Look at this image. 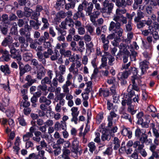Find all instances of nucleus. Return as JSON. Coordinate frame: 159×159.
Instances as JSON below:
<instances>
[{
	"mask_svg": "<svg viewBox=\"0 0 159 159\" xmlns=\"http://www.w3.org/2000/svg\"><path fill=\"white\" fill-rule=\"evenodd\" d=\"M71 115L72 116H78L79 111H78V108L76 107H73L71 109Z\"/></svg>",
	"mask_w": 159,
	"mask_h": 159,
	"instance_id": "nucleus-46",
	"label": "nucleus"
},
{
	"mask_svg": "<svg viewBox=\"0 0 159 159\" xmlns=\"http://www.w3.org/2000/svg\"><path fill=\"white\" fill-rule=\"evenodd\" d=\"M63 75V74L55 73V78L59 83H63L65 80V78Z\"/></svg>",
	"mask_w": 159,
	"mask_h": 159,
	"instance_id": "nucleus-34",
	"label": "nucleus"
},
{
	"mask_svg": "<svg viewBox=\"0 0 159 159\" xmlns=\"http://www.w3.org/2000/svg\"><path fill=\"white\" fill-rule=\"evenodd\" d=\"M115 2L116 5L119 8H124L126 7L125 0H118Z\"/></svg>",
	"mask_w": 159,
	"mask_h": 159,
	"instance_id": "nucleus-33",
	"label": "nucleus"
},
{
	"mask_svg": "<svg viewBox=\"0 0 159 159\" xmlns=\"http://www.w3.org/2000/svg\"><path fill=\"white\" fill-rule=\"evenodd\" d=\"M9 98L7 96L3 99L2 104L3 106L6 107L8 106L9 104Z\"/></svg>",
	"mask_w": 159,
	"mask_h": 159,
	"instance_id": "nucleus-64",
	"label": "nucleus"
},
{
	"mask_svg": "<svg viewBox=\"0 0 159 159\" xmlns=\"http://www.w3.org/2000/svg\"><path fill=\"white\" fill-rule=\"evenodd\" d=\"M102 134L101 136V139L102 141H105L107 140V141H109L111 138V136L108 134L102 133Z\"/></svg>",
	"mask_w": 159,
	"mask_h": 159,
	"instance_id": "nucleus-48",
	"label": "nucleus"
},
{
	"mask_svg": "<svg viewBox=\"0 0 159 159\" xmlns=\"http://www.w3.org/2000/svg\"><path fill=\"white\" fill-rule=\"evenodd\" d=\"M40 15V12L39 11H35L33 12L31 16V18L32 19L37 20L38 17Z\"/></svg>",
	"mask_w": 159,
	"mask_h": 159,
	"instance_id": "nucleus-58",
	"label": "nucleus"
},
{
	"mask_svg": "<svg viewBox=\"0 0 159 159\" xmlns=\"http://www.w3.org/2000/svg\"><path fill=\"white\" fill-rule=\"evenodd\" d=\"M120 11H116V14L114 16L113 20L117 23L122 22L123 24H126L127 22V19L120 14Z\"/></svg>",
	"mask_w": 159,
	"mask_h": 159,
	"instance_id": "nucleus-6",
	"label": "nucleus"
},
{
	"mask_svg": "<svg viewBox=\"0 0 159 159\" xmlns=\"http://www.w3.org/2000/svg\"><path fill=\"white\" fill-rule=\"evenodd\" d=\"M88 147L89 148V151L91 153H93L96 149V147L95 145V143L91 142L89 143L88 145Z\"/></svg>",
	"mask_w": 159,
	"mask_h": 159,
	"instance_id": "nucleus-31",
	"label": "nucleus"
},
{
	"mask_svg": "<svg viewBox=\"0 0 159 159\" xmlns=\"http://www.w3.org/2000/svg\"><path fill=\"white\" fill-rule=\"evenodd\" d=\"M113 142L114 144L113 149L114 150H116L120 147V140L117 137H115L114 138Z\"/></svg>",
	"mask_w": 159,
	"mask_h": 159,
	"instance_id": "nucleus-32",
	"label": "nucleus"
},
{
	"mask_svg": "<svg viewBox=\"0 0 159 159\" xmlns=\"http://www.w3.org/2000/svg\"><path fill=\"white\" fill-rule=\"evenodd\" d=\"M131 81L132 89L137 91H139L140 88L139 86L141 85V81L140 79L137 75H133L131 77Z\"/></svg>",
	"mask_w": 159,
	"mask_h": 159,
	"instance_id": "nucleus-5",
	"label": "nucleus"
},
{
	"mask_svg": "<svg viewBox=\"0 0 159 159\" xmlns=\"http://www.w3.org/2000/svg\"><path fill=\"white\" fill-rule=\"evenodd\" d=\"M122 128L121 132V134L124 136H127L129 139H131L132 137V132L130 130V129L124 126L122 127Z\"/></svg>",
	"mask_w": 159,
	"mask_h": 159,
	"instance_id": "nucleus-12",
	"label": "nucleus"
},
{
	"mask_svg": "<svg viewBox=\"0 0 159 159\" xmlns=\"http://www.w3.org/2000/svg\"><path fill=\"white\" fill-rule=\"evenodd\" d=\"M112 148L111 147H108L106 150L103 152L104 155H110L112 154Z\"/></svg>",
	"mask_w": 159,
	"mask_h": 159,
	"instance_id": "nucleus-63",
	"label": "nucleus"
},
{
	"mask_svg": "<svg viewBox=\"0 0 159 159\" xmlns=\"http://www.w3.org/2000/svg\"><path fill=\"white\" fill-rule=\"evenodd\" d=\"M53 53V51L51 48L48 49L47 51H45L43 53V55L45 58H49L50 56L52 55Z\"/></svg>",
	"mask_w": 159,
	"mask_h": 159,
	"instance_id": "nucleus-41",
	"label": "nucleus"
},
{
	"mask_svg": "<svg viewBox=\"0 0 159 159\" xmlns=\"http://www.w3.org/2000/svg\"><path fill=\"white\" fill-rule=\"evenodd\" d=\"M107 57L105 56H102L101 59V64L99 67L100 69L105 68V69H109V66L107 64Z\"/></svg>",
	"mask_w": 159,
	"mask_h": 159,
	"instance_id": "nucleus-17",
	"label": "nucleus"
},
{
	"mask_svg": "<svg viewBox=\"0 0 159 159\" xmlns=\"http://www.w3.org/2000/svg\"><path fill=\"white\" fill-rule=\"evenodd\" d=\"M156 148H149V149L152 153V155L151 156L153 157L154 158L155 157L157 159L159 157V155L158 152L155 151Z\"/></svg>",
	"mask_w": 159,
	"mask_h": 159,
	"instance_id": "nucleus-47",
	"label": "nucleus"
},
{
	"mask_svg": "<svg viewBox=\"0 0 159 159\" xmlns=\"http://www.w3.org/2000/svg\"><path fill=\"white\" fill-rule=\"evenodd\" d=\"M66 24L70 27H73L74 26V21L72 19L69 17H67L66 19Z\"/></svg>",
	"mask_w": 159,
	"mask_h": 159,
	"instance_id": "nucleus-54",
	"label": "nucleus"
},
{
	"mask_svg": "<svg viewBox=\"0 0 159 159\" xmlns=\"http://www.w3.org/2000/svg\"><path fill=\"white\" fill-rule=\"evenodd\" d=\"M31 29L29 26L27 24L24 26V29H21L20 30V34L24 35V37H20V50L21 51L26 50V48L28 46L27 42H25V37L26 35H25V32H28Z\"/></svg>",
	"mask_w": 159,
	"mask_h": 159,
	"instance_id": "nucleus-1",
	"label": "nucleus"
},
{
	"mask_svg": "<svg viewBox=\"0 0 159 159\" xmlns=\"http://www.w3.org/2000/svg\"><path fill=\"white\" fill-rule=\"evenodd\" d=\"M41 69V70H40V71L38 72L37 74V78L39 79H41L44 76L45 73V69L43 67Z\"/></svg>",
	"mask_w": 159,
	"mask_h": 159,
	"instance_id": "nucleus-39",
	"label": "nucleus"
},
{
	"mask_svg": "<svg viewBox=\"0 0 159 159\" xmlns=\"http://www.w3.org/2000/svg\"><path fill=\"white\" fill-rule=\"evenodd\" d=\"M42 21L44 23V25L42 28L41 30H43L48 28L49 26L48 20L46 18H42Z\"/></svg>",
	"mask_w": 159,
	"mask_h": 159,
	"instance_id": "nucleus-49",
	"label": "nucleus"
},
{
	"mask_svg": "<svg viewBox=\"0 0 159 159\" xmlns=\"http://www.w3.org/2000/svg\"><path fill=\"white\" fill-rule=\"evenodd\" d=\"M147 110L149 112H152L153 113L157 111V109L153 105H150L147 108Z\"/></svg>",
	"mask_w": 159,
	"mask_h": 159,
	"instance_id": "nucleus-61",
	"label": "nucleus"
},
{
	"mask_svg": "<svg viewBox=\"0 0 159 159\" xmlns=\"http://www.w3.org/2000/svg\"><path fill=\"white\" fill-rule=\"evenodd\" d=\"M59 71L56 70L55 71V73L64 74L66 71V67L65 65L61 64L58 67Z\"/></svg>",
	"mask_w": 159,
	"mask_h": 159,
	"instance_id": "nucleus-25",
	"label": "nucleus"
},
{
	"mask_svg": "<svg viewBox=\"0 0 159 159\" xmlns=\"http://www.w3.org/2000/svg\"><path fill=\"white\" fill-rule=\"evenodd\" d=\"M149 65V62L145 60L141 61L139 63L140 67L141 70V75H143L146 69H148Z\"/></svg>",
	"mask_w": 159,
	"mask_h": 159,
	"instance_id": "nucleus-10",
	"label": "nucleus"
},
{
	"mask_svg": "<svg viewBox=\"0 0 159 159\" xmlns=\"http://www.w3.org/2000/svg\"><path fill=\"white\" fill-rule=\"evenodd\" d=\"M121 118L125 119L128 120L130 123H132V120L129 114L126 113H125L121 115Z\"/></svg>",
	"mask_w": 159,
	"mask_h": 159,
	"instance_id": "nucleus-50",
	"label": "nucleus"
},
{
	"mask_svg": "<svg viewBox=\"0 0 159 159\" xmlns=\"http://www.w3.org/2000/svg\"><path fill=\"white\" fill-rule=\"evenodd\" d=\"M93 5L92 3H88L86 1H84L82 4L79 5L78 9L79 10H92Z\"/></svg>",
	"mask_w": 159,
	"mask_h": 159,
	"instance_id": "nucleus-8",
	"label": "nucleus"
},
{
	"mask_svg": "<svg viewBox=\"0 0 159 159\" xmlns=\"http://www.w3.org/2000/svg\"><path fill=\"white\" fill-rule=\"evenodd\" d=\"M73 148L75 150H77L79 147V141L76 138H74L72 143Z\"/></svg>",
	"mask_w": 159,
	"mask_h": 159,
	"instance_id": "nucleus-56",
	"label": "nucleus"
},
{
	"mask_svg": "<svg viewBox=\"0 0 159 159\" xmlns=\"http://www.w3.org/2000/svg\"><path fill=\"white\" fill-rule=\"evenodd\" d=\"M120 39L119 38H115L114 40L111 42L112 45L115 47H117L119 45V42H120Z\"/></svg>",
	"mask_w": 159,
	"mask_h": 159,
	"instance_id": "nucleus-59",
	"label": "nucleus"
},
{
	"mask_svg": "<svg viewBox=\"0 0 159 159\" xmlns=\"http://www.w3.org/2000/svg\"><path fill=\"white\" fill-rule=\"evenodd\" d=\"M32 55L30 53L26 52L23 56V60L25 61H27L31 59Z\"/></svg>",
	"mask_w": 159,
	"mask_h": 159,
	"instance_id": "nucleus-37",
	"label": "nucleus"
},
{
	"mask_svg": "<svg viewBox=\"0 0 159 159\" xmlns=\"http://www.w3.org/2000/svg\"><path fill=\"white\" fill-rule=\"evenodd\" d=\"M120 23H116L115 29H114V33L117 34L118 36L117 38H120L122 36L123 30L120 27Z\"/></svg>",
	"mask_w": 159,
	"mask_h": 159,
	"instance_id": "nucleus-16",
	"label": "nucleus"
},
{
	"mask_svg": "<svg viewBox=\"0 0 159 159\" xmlns=\"http://www.w3.org/2000/svg\"><path fill=\"white\" fill-rule=\"evenodd\" d=\"M42 84V85H39L38 87V88L41 90L43 91H45V93H44V94L45 95H46L48 93V91H49L48 90V91L46 92L47 90V86L46 84Z\"/></svg>",
	"mask_w": 159,
	"mask_h": 159,
	"instance_id": "nucleus-45",
	"label": "nucleus"
},
{
	"mask_svg": "<svg viewBox=\"0 0 159 159\" xmlns=\"http://www.w3.org/2000/svg\"><path fill=\"white\" fill-rule=\"evenodd\" d=\"M150 4L151 5H139V4L134 2L133 5V8L134 9H137L139 7V10H151V9H154V7L157 5L155 0H151Z\"/></svg>",
	"mask_w": 159,
	"mask_h": 159,
	"instance_id": "nucleus-3",
	"label": "nucleus"
},
{
	"mask_svg": "<svg viewBox=\"0 0 159 159\" xmlns=\"http://www.w3.org/2000/svg\"><path fill=\"white\" fill-rule=\"evenodd\" d=\"M117 116V114L114 111H111L109 115L107 117V121L108 122L107 126L108 127H111L112 126L113 118L116 117Z\"/></svg>",
	"mask_w": 159,
	"mask_h": 159,
	"instance_id": "nucleus-11",
	"label": "nucleus"
},
{
	"mask_svg": "<svg viewBox=\"0 0 159 159\" xmlns=\"http://www.w3.org/2000/svg\"><path fill=\"white\" fill-rule=\"evenodd\" d=\"M67 0L70 3L66 4L65 5V8L67 10L73 9L75 6V0Z\"/></svg>",
	"mask_w": 159,
	"mask_h": 159,
	"instance_id": "nucleus-24",
	"label": "nucleus"
},
{
	"mask_svg": "<svg viewBox=\"0 0 159 159\" xmlns=\"http://www.w3.org/2000/svg\"><path fill=\"white\" fill-rule=\"evenodd\" d=\"M10 33L13 35H16L17 34V25L16 23L11 27Z\"/></svg>",
	"mask_w": 159,
	"mask_h": 159,
	"instance_id": "nucleus-43",
	"label": "nucleus"
},
{
	"mask_svg": "<svg viewBox=\"0 0 159 159\" xmlns=\"http://www.w3.org/2000/svg\"><path fill=\"white\" fill-rule=\"evenodd\" d=\"M137 14V16L135 17L134 20L135 22H138L141 19L144 17V14L140 11H138Z\"/></svg>",
	"mask_w": 159,
	"mask_h": 159,
	"instance_id": "nucleus-35",
	"label": "nucleus"
},
{
	"mask_svg": "<svg viewBox=\"0 0 159 159\" xmlns=\"http://www.w3.org/2000/svg\"><path fill=\"white\" fill-rule=\"evenodd\" d=\"M9 47L11 49L10 52L11 57L13 58H16L20 68V50L19 49L16 50L14 47H11L10 46H9Z\"/></svg>",
	"mask_w": 159,
	"mask_h": 159,
	"instance_id": "nucleus-7",
	"label": "nucleus"
},
{
	"mask_svg": "<svg viewBox=\"0 0 159 159\" xmlns=\"http://www.w3.org/2000/svg\"><path fill=\"white\" fill-rule=\"evenodd\" d=\"M129 75L130 70H126L124 72H120L117 75V78L119 80H122L127 79Z\"/></svg>",
	"mask_w": 159,
	"mask_h": 159,
	"instance_id": "nucleus-14",
	"label": "nucleus"
},
{
	"mask_svg": "<svg viewBox=\"0 0 159 159\" xmlns=\"http://www.w3.org/2000/svg\"><path fill=\"white\" fill-rule=\"evenodd\" d=\"M144 144H140L139 141H137L134 142V148H135V151H136L140 154L142 157H145L147 156L148 153L145 149L144 148Z\"/></svg>",
	"mask_w": 159,
	"mask_h": 159,
	"instance_id": "nucleus-2",
	"label": "nucleus"
},
{
	"mask_svg": "<svg viewBox=\"0 0 159 159\" xmlns=\"http://www.w3.org/2000/svg\"><path fill=\"white\" fill-rule=\"evenodd\" d=\"M152 132L155 138H159V132L158 130L155 128V125L154 124H152Z\"/></svg>",
	"mask_w": 159,
	"mask_h": 159,
	"instance_id": "nucleus-42",
	"label": "nucleus"
},
{
	"mask_svg": "<svg viewBox=\"0 0 159 159\" xmlns=\"http://www.w3.org/2000/svg\"><path fill=\"white\" fill-rule=\"evenodd\" d=\"M31 67L28 65H26L24 67L20 68V76L25 72L30 71L31 70Z\"/></svg>",
	"mask_w": 159,
	"mask_h": 159,
	"instance_id": "nucleus-29",
	"label": "nucleus"
},
{
	"mask_svg": "<svg viewBox=\"0 0 159 159\" xmlns=\"http://www.w3.org/2000/svg\"><path fill=\"white\" fill-rule=\"evenodd\" d=\"M119 48L120 49L119 52L117 54V56L124 55V56L123 58V61L124 63H126L128 61V57L129 54V52L127 50L126 45L121 43L120 44Z\"/></svg>",
	"mask_w": 159,
	"mask_h": 159,
	"instance_id": "nucleus-4",
	"label": "nucleus"
},
{
	"mask_svg": "<svg viewBox=\"0 0 159 159\" xmlns=\"http://www.w3.org/2000/svg\"><path fill=\"white\" fill-rule=\"evenodd\" d=\"M0 70L5 75H9L11 73L9 66L7 65L1 66Z\"/></svg>",
	"mask_w": 159,
	"mask_h": 159,
	"instance_id": "nucleus-23",
	"label": "nucleus"
},
{
	"mask_svg": "<svg viewBox=\"0 0 159 159\" xmlns=\"http://www.w3.org/2000/svg\"><path fill=\"white\" fill-rule=\"evenodd\" d=\"M132 101L130 98H124L121 101V104L123 106H125L126 104L128 106L130 105L132 103Z\"/></svg>",
	"mask_w": 159,
	"mask_h": 159,
	"instance_id": "nucleus-28",
	"label": "nucleus"
},
{
	"mask_svg": "<svg viewBox=\"0 0 159 159\" xmlns=\"http://www.w3.org/2000/svg\"><path fill=\"white\" fill-rule=\"evenodd\" d=\"M20 143V139L19 137H17L15 142V146L13 147L14 152L19 156V152L20 150L19 144Z\"/></svg>",
	"mask_w": 159,
	"mask_h": 159,
	"instance_id": "nucleus-18",
	"label": "nucleus"
},
{
	"mask_svg": "<svg viewBox=\"0 0 159 159\" xmlns=\"http://www.w3.org/2000/svg\"><path fill=\"white\" fill-rule=\"evenodd\" d=\"M101 40L102 42L103 43V48L105 51L108 50L109 48V41L108 39H106L105 35L103 34L101 35Z\"/></svg>",
	"mask_w": 159,
	"mask_h": 159,
	"instance_id": "nucleus-13",
	"label": "nucleus"
},
{
	"mask_svg": "<svg viewBox=\"0 0 159 159\" xmlns=\"http://www.w3.org/2000/svg\"><path fill=\"white\" fill-rule=\"evenodd\" d=\"M107 58L108 60V64L110 66H112L114 64L113 62L115 61V58L111 55H110L108 56Z\"/></svg>",
	"mask_w": 159,
	"mask_h": 159,
	"instance_id": "nucleus-60",
	"label": "nucleus"
},
{
	"mask_svg": "<svg viewBox=\"0 0 159 159\" xmlns=\"http://www.w3.org/2000/svg\"><path fill=\"white\" fill-rule=\"evenodd\" d=\"M103 112H100L97 116L96 117V121L97 124H100L103 119Z\"/></svg>",
	"mask_w": 159,
	"mask_h": 159,
	"instance_id": "nucleus-38",
	"label": "nucleus"
},
{
	"mask_svg": "<svg viewBox=\"0 0 159 159\" xmlns=\"http://www.w3.org/2000/svg\"><path fill=\"white\" fill-rule=\"evenodd\" d=\"M159 145V138H155L154 143L151 144L149 148H156L157 146Z\"/></svg>",
	"mask_w": 159,
	"mask_h": 159,
	"instance_id": "nucleus-44",
	"label": "nucleus"
},
{
	"mask_svg": "<svg viewBox=\"0 0 159 159\" xmlns=\"http://www.w3.org/2000/svg\"><path fill=\"white\" fill-rule=\"evenodd\" d=\"M99 92L100 96H103L105 97H108L109 94V91L108 90H103L100 89Z\"/></svg>",
	"mask_w": 159,
	"mask_h": 159,
	"instance_id": "nucleus-51",
	"label": "nucleus"
},
{
	"mask_svg": "<svg viewBox=\"0 0 159 159\" xmlns=\"http://www.w3.org/2000/svg\"><path fill=\"white\" fill-rule=\"evenodd\" d=\"M51 80L48 77H45L41 80V84H51Z\"/></svg>",
	"mask_w": 159,
	"mask_h": 159,
	"instance_id": "nucleus-57",
	"label": "nucleus"
},
{
	"mask_svg": "<svg viewBox=\"0 0 159 159\" xmlns=\"http://www.w3.org/2000/svg\"><path fill=\"white\" fill-rule=\"evenodd\" d=\"M78 46H77L78 51L82 53L85 49L84 44L83 41H80L78 43Z\"/></svg>",
	"mask_w": 159,
	"mask_h": 159,
	"instance_id": "nucleus-27",
	"label": "nucleus"
},
{
	"mask_svg": "<svg viewBox=\"0 0 159 159\" xmlns=\"http://www.w3.org/2000/svg\"><path fill=\"white\" fill-rule=\"evenodd\" d=\"M60 52L61 56H63L65 57H70L72 54L71 51L69 50H66L64 48H61Z\"/></svg>",
	"mask_w": 159,
	"mask_h": 159,
	"instance_id": "nucleus-22",
	"label": "nucleus"
},
{
	"mask_svg": "<svg viewBox=\"0 0 159 159\" xmlns=\"http://www.w3.org/2000/svg\"><path fill=\"white\" fill-rule=\"evenodd\" d=\"M143 112H140L138 113L136 115V117L138 119L137 123L141 122L142 121H143Z\"/></svg>",
	"mask_w": 159,
	"mask_h": 159,
	"instance_id": "nucleus-55",
	"label": "nucleus"
},
{
	"mask_svg": "<svg viewBox=\"0 0 159 159\" xmlns=\"http://www.w3.org/2000/svg\"><path fill=\"white\" fill-rule=\"evenodd\" d=\"M25 80L28 81V83L29 84V86H31L36 81L34 79H32L31 76L30 75H28L26 76Z\"/></svg>",
	"mask_w": 159,
	"mask_h": 159,
	"instance_id": "nucleus-40",
	"label": "nucleus"
},
{
	"mask_svg": "<svg viewBox=\"0 0 159 159\" xmlns=\"http://www.w3.org/2000/svg\"><path fill=\"white\" fill-rule=\"evenodd\" d=\"M85 27L87 31L91 35H93L94 30V27L93 25L91 24H88L85 26Z\"/></svg>",
	"mask_w": 159,
	"mask_h": 159,
	"instance_id": "nucleus-30",
	"label": "nucleus"
},
{
	"mask_svg": "<svg viewBox=\"0 0 159 159\" xmlns=\"http://www.w3.org/2000/svg\"><path fill=\"white\" fill-rule=\"evenodd\" d=\"M65 96V94L64 93H60L59 94L57 95L56 99L58 101L64 100V98Z\"/></svg>",
	"mask_w": 159,
	"mask_h": 159,
	"instance_id": "nucleus-62",
	"label": "nucleus"
},
{
	"mask_svg": "<svg viewBox=\"0 0 159 159\" xmlns=\"http://www.w3.org/2000/svg\"><path fill=\"white\" fill-rule=\"evenodd\" d=\"M15 112L14 109L11 107L10 109L7 110L6 112V114L7 117H11L12 116Z\"/></svg>",
	"mask_w": 159,
	"mask_h": 159,
	"instance_id": "nucleus-53",
	"label": "nucleus"
},
{
	"mask_svg": "<svg viewBox=\"0 0 159 159\" xmlns=\"http://www.w3.org/2000/svg\"><path fill=\"white\" fill-rule=\"evenodd\" d=\"M92 83L91 81H89L86 83V84L87 85V88L86 89V93H89L90 91L92 90Z\"/></svg>",
	"mask_w": 159,
	"mask_h": 159,
	"instance_id": "nucleus-52",
	"label": "nucleus"
},
{
	"mask_svg": "<svg viewBox=\"0 0 159 159\" xmlns=\"http://www.w3.org/2000/svg\"><path fill=\"white\" fill-rule=\"evenodd\" d=\"M58 81L56 78H54L51 82V84H50L51 87L48 88V90L50 92H54L55 90V87H57L58 85Z\"/></svg>",
	"mask_w": 159,
	"mask_h": 159,
	"instance_id": "nucleus-15",
	"label": "nucleus"
},
{
	"mask_svg": "<svg viewBox=\"0 0 159 159\" xmlns=\"http://www.w3.org/2000/svg\"><path fill=\"white\" fill-rule=\"evenodd\" d=\"M104 9L112 10L113 9L114 4L111 2L109 3L108 0H105L103 3Z\"/></svg>",
	"mask_w": 159,
	"mask_h": 159,
	"instance_id": "nucleus-21",
	"label": "nucleus"
},
{
	"mask_svg": "<svg viewBox=\"0 0 159 159\" xmlns=\"http://www.w3.org/2000/svg\"><path fill=\"white\" fill-rule=\"evenodd\" d=\"M86 14L90 16V20L92 23L95 22V19L98 17L100 14L99 11H86Z\"/></svg>",
	"mask_w": 159,
	"mask_h": 159,
	"instance_id": "nucleus-9",
	"label": "nucleus"
},
{
	"mask_svg": "<svg viewBox=\"0 0 159 159\" xmlns=\"http://www.w3.org/2000/svg\"><path fill=\"white\" fill-rule=\"evenodd\" d=\"M69 71L72 72L74 75L78 74V69L75 65L74 63H73L71 64L69 68Z\"/></svg>",
	"mask_w": 159,
	"mask_h": 159,
	"instance_id": "nucleus-26",
	"label": "nucleus"
},
{
	"mask_svg": "<svg viewBox=\"0 0 159 159\" xmlns=\"http://www.w3.org/2000/svg\"><path fill=\"white\" fill-rule=\"evenodd\" d=\"M13 41V40L12 38L10 35H8L5 38L2 43V45L6 47L12 43Z\"/></svg>",
	"mask_w": 159,
	"mask_h": 159,
	"instance_id": "nucleus-19",
	"label": "nucleus"
},
{
	"mask_svg": "<svg viewBox=\"0 0 159 159\" xmlns=\"http://www.w3.org/2000/svg\"><path fill=\"white\" fill-rule=\"evenodd\" d=\"M146 131L143 129H140L137 128L135 132V136L137 138H139L140 137L146 134Z\"/></svg>",
	"mask_w": 159,
	"mask_h": 159,
	"instance_id": "nucleus-20",
	"label": "nucleus"
},
{
	"mask_svg": "<svg viewBox=\"0 0 159 159\" xmlns=\"http://www.w3.org/2000/svg\"><path fill=\"white\" fill-rule=\"evenodd\" d=\"M71 84L66 82L62 86V88L63 89V92L64 93H68L69 92V89L68 87L70 86Z\"/></svg>",
	"mask_w": 159,
	"mask_h": 159,
	"instance_id": "nucleus-36",
	"label": "nucleus"
}]
</instances>
